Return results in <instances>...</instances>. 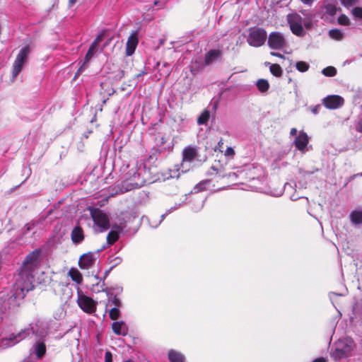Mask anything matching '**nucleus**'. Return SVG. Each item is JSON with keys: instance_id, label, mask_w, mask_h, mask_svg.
I'll return each mask as SVG.
<instances>
[{"instance_id": "nucleus-39", "label": "nucleus", "mask_w": 362, "mask_h": 362, "mask_svg": "<svg viewBox=\"0 0 362 362\" xmlns=\"http://www.w3.org/2000/svg\"><path fill=\"white\" fill-rule=\"evenodd\" d=\"M351 13L356 18H362V8L356 7L352 9Z\"/></svg>"}, {"instance_id": "nucleus-54", "label": "nucleus", "mask_w": 362, "mask_h": 362, "mask_svg": "<svg viewBox=\"0 0 362 362\" xmlns=\"http://www.w3.org/2000/svg\"><path fill=\"white\" fill-rule=\"evenodd\" d=\"M76 1L77 0H69V6H72L76 2Z\"/></svg>"}, {"instance_id": "nucleus-14", "label": "nucleus", "mask_w": 362, "mask_h": 362, "mask_svg": "<svg viewBox=\"0 0 362 362\" xmlns=\"http://www.w3.org/2000/svg\"><path fill=\"white\" fill-rule=\"evenodd\" d=\"M125 228V224L120 223L119 225H112V230L109 232L107 236V243L108 245L114 244L119 239V233Z\"/></svg>"}, {"instance_id": "nucleus-61", "label": "nucleus", "mask_w": 362, "mask_h": 362, "mask_svg": "<svg viewBox=\"0 0 362 362\" xmlns=\"http://www.w3.org/2000/svg\"><path fill=\"white\" fill-rule=\"evenodd\" d=\"M359 175L362 176V173L359 174Z\"/></svg>"}, {"instance_id": "nucleus-58", "label": "nucleus", "mask_w": 362, "mask_h": 362, "mask_svg": "<svg viewBox=\"0 0 362 362\" xmlns=\"http://www.w3.org/2000/svg\"><path fill=\"white\" fill-rule=\"evenodd\" d=\"M144 74H145V73L144 72V73H140V74H139L138 76H141Z\"/></svg>"}, {"instance_id": "nucleus-12", "label": "nucleus", "mask_w": 362, "mask_h": 362, "mask_svg": "<svg viewBox=\"0 0 362 362\" xmlns=\"http://www.w3.org/2000/svg\"><path fill=\"white\" fill-rule=\"evenodd\" d=\"M96 259L97 253L88 252L84 254L79 259V267L83 269H88L95 264Z\"/></svg>"}, {"instance_id": "nucleus-4", "label": "nucleus", "mask_w": 362, "mask_h": 362, "mask_svg": "<svg viewBox=\"0 0 362 362\" xmlns=\"http://www.w3.org/2000/svg\"><path fill=\"white\" fill-rule=\"evenodd\" d=\"M90 216L94 222V230L102 233L110 228V219L106 213L99 209H90Z\"/></svg>"}, {"instance_id": "nucleus-22", "label": "nucleus", "mask_w": 362, "mask_h": 362, "mask_svg": "<svg viewBox=\"0 0 362 362\" xmlns=\"http://www.w3.org/2000/svg\"><path fill=\"white\" fill-rule=\"evenodd\" d=\"M286 43L283 35L279 33H272L269 37V45H283Z\"/></svg>"}, {"instance_id": "nucleus-32", "label": "nucleus", "mask_w": 362, "mask_h": 362, "mask_svg": "<svg viewBox=\"0 0 362 362\" xmlns=\"http://www.w3.org/2000/svg\"><path fill=\"white\" fill-rule=\"evenodd\" d=\"M322 73L325 76H334L337 74V69L334 66H327L322 69Z\"/></svg>"}, {"instance_id": "nucleus-1", "label": "nucleus", "mask_w": 362, "mask_h": 362, "mask_svg": "<svg viewBox=\"0 0 362 362\" xmlns=\"http://www.w3.org/2000/svg\"><path fill=\"white\" fill-rule=\"evenodd\" d=\"M42 260L40 250H35L27 255L23 261L18 278L13 286V292L7 300H4L3 309L9 308L16 299H23L25 294L33 289L34 278L39 272Z\"/></svg>"}, {"instance_id": "nucleus-36", "label": "nucleus", "mask_w": 362, "mask_h": 362, "mask_svg": "<svg viewBox=\"0 0 362 362\" xmlns=\"http://www.w3.org/2000/svg\"><path fill=\"white\" fill-rule=\"evenodd\" d=\"M329 33V36L333 39L341 40L343 37L342 33L337 29L332 30Z\"/></svg>"}, {"instance_id": "nucleus-50", "label": "nucleus", "mask_w": 362, "mask_h": 362, "mask_svg": "<svg viewBox=\"0 0 362 362\" xmlns=\"http://www.w3.org/2000/svg\"><path fill=\"white\" fill-rule=\"evenodd\" d=\"M121 262H122V259L120 257H116L115 259V264H114V266L119 264Z\"/></svg>"}, {"instance_id": "nucleus-2", "label": "nucleus", "mask_w": 362, "mask_h": 362, "mask_svg": "<svg viewBox=\"0 0 362 362\" xmlns=\"http://www.w3.org/2000/svg\"><path fill=\"white\" fill-rule=\"evenodd\" d=\"M356 345L351 337L339 339L334 344V349L332 351L331 356L334 360L348 357Z\"/></svg>"}, {"instance_id": "nucleus-10", "label": "nucleus", "mask_w": 362, "mask_h": 362, "mask_svg": "<svg viewBox=\"0 0 362 362\" xmlns=\"http://www.w3.org/2000/svg\"><path fill=\"white\" fill-rule=\"evenodd\" d=\"M145 170H136L135 169H132L129 173V177L127 178V181L129 182V185L132 188H138L141 187L146 183V179L144 178Z\"/></svg>"}, {"instance_id": "nucleus-57", "label": "nucleus", "mask_w": 362, "mask_h": 362, "mask_svg": "<svg viewBox=\"0 0 362 362\" xmlns=\"http://www.w3.org/2000/svg\"><path fill=\"white\" fill-rule=\"evenodd\" d=\"M273 47V48H276V49H277V48H280L281 47H276V46H274V47Z\"/></svg>"}, {"instance_id": "nucleus-48", "label": "nucleus", "mask_w": 362, "mask_h": 362, "mask_svg": "<svg viewBox=\"0 0 362 362\" xmlns=\"http://www.w3.org/2000/svg\"><path fill=\"white\" fill-rule=\"evenodd\" d=\"M345 295V293H335V292H332L329 293V297L330 298L332 299V296H344Z\"/></svg>"}, {"instance_id": "nucleus-19", "label": "nucleus", "mask_w": 362, "mask_h": 362, "mask_svg": "<svg viewBox=\"0 0 362 362\" xmlns=\"http://www.w3.org/2000/svg\"><path fill=\"white\" fill-rule=\"evenodd\" d=\"M71 240L74 244L78 245L81 243L84 239V235L82 228L79 226L74 227L71 231Z\"/></svg>"}, {"instance_id": "nucleus-46", "label": "nucleus", "mask_w": 362, "mask_h": 362, "mask_svg": "<svg viewBox=\"0 0 362 362\" xmlns=\"http://www.w3.org/2000/svg\"><path fill=\"white\" fill-rule=\"evenodd\" d=\"M320 109V105H315V106H313L310 107L311 112L315 115L318 113Z\"/></svg>"}, {"instance_id": "nucleus-35", "label": "nucleus", "mask_w": 362, "mask_h": 362, "mask_svg": "<svg viewBox=\"0 0 362 362\" xmlns=\"http://www.w3.org/2000/svg\"><path fill=\"white\" fill-rule=\"evenodd\" d=\"M325 12L330 16H334L336 13L337 8L332 4H327L325 5Z\"/></svg>"}, {"instance_id": "nucleus-44", "label": "nucleus", "mask_w": 362, "mask_h": 362, "mask_svg": "<svg viewBox=\"0 0 362 362\" xmlns=\"http://www.w3.org/2000/svg\"><path fill=\"white\" fill-rule=\"evenodd\" d=\"M356 130L358 132H362V117L358 119L356 125Z\"/></svg>"}, {"instance_id": "nucleus-13", "label": "nucleus", "mask_w": 362, "mask_h": 362, "mask_svg": "<svg viewBox=\"0 0 362 362\" xmlns=\"http://www.w3.org/2000/svg\"><path fill=\"white\" fill-rule=\"evenodd\" d=\"M322 103L329 109H337L344 104V99L339 95H329L323 99Z\"/></svg>"}, {"instance_id": "nucleus-25", "label": "nucleus", "mask_w": 362, "mask_h": 362, "mask_svg": "<svg viewBox=\"0 0 362 362\" xmlns=\"http://www.w3.org/2000/svg\"><path fill=\"white\" fill-rule=\"evenodd\" d=\"M69 276L71 280L77 284H81L83 281V276L81 272L76 268H71L69 272Z\"/></svg>"}, {"instance_id": "nucleus-40", "label": "nucleus", "mask_w": 362, "mask_h": 362, "mask_svg": "<svg viewBox=\"0 0 362 362\" xmlns=\"http://www.w3.org/2000/svg\"><path fill=\"white\" fill-rule=\"evenodd\" d=\"M204 203V199H199L197 205L194 206V207H192V209L194 211H199V210H201L203 208Z\"/></svg>"}, {"instance_id": "nucleus-5", "label": "nucleus", "mask_w": 362, "mask_h": 362, "mask_svg": "<svg viewBox=\"0 0 362 362\" xmlns=\"http://www.w3.org/2000/svg\"><path fill=\"white\" fill-rule=\"evenodd\" d=\"M288 21L290 25V28L293 33L296 35H303L304 30L303 28V24L306 28L310 27V22L305 20L303 22L302 18L297 13H292L288 16Z\"/></svg>"}, {"instance_id": "nucleus-28", "label": "nucleus", "mask_w": 362, "mask_h": 362, "mask_svg": "<svg viewBox=\"0 0 362 362\" xmlns=\"http://www.w3.org/2000/svg\"><path fill=\"white\" fill-rule=\"evenodd\" d=\"M256 85L259 90L261 91L262 93L267 91L269 87L268 81L265 79H259L257 81Z\"/></svg>"}, {"instance_id": "nucleus-60", "label": "nucleus", "mask_w": 362, "mask_h": 362, "mask_svg": "<svg viewBox=\"0 0 362 362\" xmlns=\"http://www.w3.org/2000/svg\"><path fill=\"white\" fill-rule=\"evenodd\" d=\"M164 42H165L164 40H161L160 41V43H162V44L164 43Z\"/></svg>"}, {"instance_id": "nucleus-38", "label": "nucleus", "mask_w": 362, "mask_h": 362, "mask_svg": "<svg viewBox=\"0 0 362 362\" xmlns=\"http://www.w3.org/2000/svg\"><path fill=\"white\" fill-rule=\"evenodd\" d=\"M338 23L342 25H348L350 23V20L346 16L343 14L338 18Z\"/></svg>"}, {"instance_id": "nucleus-9", "label": "nucleus", "mask_w": 362, "mask_h": 362, "mask_svg": "<svg viewBox=\"0 0 362 362\" xmlns=\"http://www.w3.org/2000/svg\"><path fill=\"white\" fill-rule=\"evenodd\" d=\"M77 303L85 313L91 314L96 310V302L91 298L83 294L78 288Z\"/></svg>"}, {"instance_id": "nucleus-29", "label": "nucleus", "mask_w": 362, "mask_h": 362, "mask_svg": "<svg viewBox=\"0 0 362 362\" xmlns=\"http://www.w3.org/2000/svg\"><path fill=\"white\" fill-rule=\"evenodd\" d=\"M210 117V112L208 110H204L198 117L197 122L199 124H205Z\"/></svg>"}, {"instance_id": "nucleus-21", "label": "nucleus", "mask_w": 362, "mask_h": 362, "mask_svg": "<svg viewBox=\"0 0 362 362\" xmlns=\"http://www.w3.org/2000/svg\"><path fill=\"white\" fill-rule=\"evenodd\" d=\"M112 39L110 37V34L105 31H101L96 37L94 42L91 45H97L104 42L105 45L112 43Z\"/></svg>"}, {"instance_id": "nucleus-6", "label": "nucleus", "mask_w": 362, "mask_h": 362, "mask_svg": "<svg viewBox=\"0 0 362 362\" xmlns=\"http://www.w3.org/2000/svg\"><path fill=\"white\" fill-rule=\"evenodd\" d=\"M30 53V47H24L17 54L12 68V78L14 80L22 71Z\"/></svg>"}, {"instance_id": "nucleus-52", "label": "nucleus", "mask_w": 362, "mask_h": 362, "mask_svg": "<svg viewBox=\"0 0 362 362\" xmlns=\"http://www.w3.org/2000/svg\"><path fill=\"white\" fill-rule=\"evenodd\" d=\"M313 362H325V359L324 358H318L315 359Z\"/></svg>"}, {"instance_id": "nucleus-51", "label": "nucleus", "mask_w": 362, "mask_h": 362, "mask_svg": "<svg viewBox=\"0 0 362 362\" xmlns=\"http://www.w3.org/2000/svg\"><path fill=\"white\" fill-rule=\"evenodd\" d=\"M301 1L305 4L310 5L314 1V0H301Z\"/></svg>"}, {"instance_id": "nucleus-41", "label": "nucleus", "mask_w": 362, "mask_h": 362, "mask_svg": "<svg viewBox=\"0 0 362 362\" xmlns=\"http://www.w3.org/2000/svg\"><path fill=\"white\" fill-rule=\"evenodd\" d=\"M224 155L226 157L233 158L235 155V151L232 147H228L224 152Z\"/></svg>"}, {"instance_id": "nucleus-49", "label": "nucleus", "mask_w": 362, "mask_h": 362, "mask_svg": "<svg viewBox=\"0 0 362 362\" xmlns=\"http://www.w3.org/2000/svg\"><path fill=\"white\" fill-rule=\"evenodd\" d=\"M297 134V129L296 128H292L290 132L291 136H295Z\"/></svg>"}, {"instance_id": "nucleus-27", "label": "nucleus", "mask_w": 362, "mask_h": 362, "mask_svg": "<svg viewBox=\"0 0 362 362\" xmlns=\"http://www.w3.org/2000/svg\"><path fill=\"white\" fill-rule=\"evenodd\" d=\"M265 65L269 66L270 71L274 76H277V77L281 76L282 69L279 64H272L269 62H266Z\"/></svg>"}, {"instance_id": "nucleus-59", "label": "nucleus", "mask_w": 362, "mask_h": 362, "mask_svg": "<svg viewBox=\"0 0 362 362\" xmlns=\"http://www.w3.org/2000/svg\"><path fill=\"white\" fill-rule=\"evenodd\" d=\"M124 362H132L131 360H127L126 361H124Z\"/></svg>"}, {"instance_id": "nucleus-55", "label": "nucleus", "mask_w": 362, "mask_h": 362, "mask_svg": "<svg viewBox=\"0 0 362 362\" xmlns=\"http://www.w3.org/2000/svg\"><path fill=\"white\" fill-rule=\"evenodd\" d=\"M105 291V288H104V284H103L100 286V288H98V289L97 290V291H98V292H99V291Z\"/></svg>"}, {"instance_id": "nucleus-31", "label": "nucleus", "mask_w": 362, "mask_h": 362, "mask_svg": "<svg viewBox=\"0 0 362 362\" xmlns=\"http://www.w3.org/2000/svg\"><path fill=\"white\" fill-rule=\"evenodd\" d=\"M354 55L353 59L351 60H346L345 63H351L352 61H355L362 57V47H355L354 51H353Z\"/></svg>"}, {"instance_id": "nucleus-45", "label": "nucleus", "mask_w": 362, "mask_h": 362, "mask_svg": "<svg viewBox=\"0 0 362 362\" xmlns=\"http://www.w3.org/2000/svg\"><path fill=\"white\" fill-rule=\"evenodd\" d=\"M112 354L110 351H106L105 354V362H112Z\"/></svg>"}, {"instance_id": "nucleus-17", "label": "nucleus", "mask_w": 362, "mask_h": 362, "mask_svg": "<svg viewBox=\"0 0 362 362\" xmlns=\"http://www.w3.org/2000/svg\"><path fill=\"white\" fill-rule=\"evenodd\" d=\"M112 328L117 335L125 336L128 332V327L123 321L114 322L112 325Z\"/></svg>"}, {"instance_id": "nucleus-26", "label": "nucleus", "mask_w": 362, "mask_h": 362, "mask_svg": "<svg viewBox=\"0 0 362 362\" xmlns=\"http://www.w3.org/2000/svg\"><path fill=\"white\" fill-rule=\"evenodd\" d=\"M351 221L354 224L362 223V210H355L350 214Z\"/></svg>"}, {"instance_id": "nucleus-43", "label": "nucleus", "mask_w": 362, "mask_h": 362, "mask_svg": "<svg viewBox=\"0 0 362 362\" xmlns=\"http://www.w3.org/2000/svg\"><path fill=\"white\" fill-rule=\"evenodd\" d=\"M136 47H126V54L127 56L132 55L135 52Z\"/></svg>"}, {"instance_id": "nucleus-8", "label": "nucleus", "mask_w": 362, "mask_h": 362, "mask_svg": "<svg viewBox=\"0 0 362 362\" xmlns=\"http://www.w3.org/2000/svg\"><path fill=\"white\" fill-rule=\"evenodd\" d=\"M267 39V32L259 28H251L249 30L247 42L250 45H263Z\"/></svg>"}, {"instance_id": "nucleus-47", "label": "nucleus", "mask_w": 362, "mask_h": 362, "mask_svg": "<svg viewBox=\"0 0 362 362\" xmlns=\"http://www.w3.org/2000/svg\"><path fill=\"white\" fill-rule=\"evenodd\" d=\"M271 54L273 55V56H276V57H280L281 59H284V57L282 53H281L280 52H271Z\"/></svg>"}, {"instance_id": "nucleus-34", "label": "nucleus", "mask_w": 362, "mask_h": 362, "mask_svg": "<svg viewBox=\"0 0 362 362\" xmlns=\"http://www.w3.org/2000/svg\"><path fill=\"white\" fill-rule=\"evenodd\" d=\"M108 304L110 306L114 305V308H120L122 306L121 300L116 296L109 299Z\"/></svg>"}, {"instance_id": "nucleus-23", "label": "nucleus", "mask_w": 362, "mask_h": 362, "mask_svg": "<svg viewBox=\"0 0 362 362\" xmlns=\"http://www.w3.org/2000/svg\"><path fill=\"white\" fill-rule=\"evenodd\" d=\"M196 157V151L194 148L188 147L184 150L183 152V163L182 164V168H185V165L187 163H190Z\"/></svg>"}, {"instance_id": "nucleus-24", "label": "nucleus", "mask_w": 362, "mask_h": 362, "mask_svg": "<svg viewBox=\"0 0 362 362\" xmlns=\"http://www.w3.org/2000/svg\"><path fill=\"white\" fill-rule=\"evenodd\" d=\"M168 359L170 362H184L185 356L175 350H170L168 352Z\"/></svg>"}, {"instance_id": "nucleus-33", "label": "nucleus", "mask_w": 362, "mask_h": 362, "mask_svg": "<svg viewBox=\"0 0 362 362\" xmlns=\"http://www.w3.org/2000/svg\"><path fill=\"white\" fill-rule=\"evenodd\" d=\"M109 315L112 320L117 319L120 316L119 308H112L109 312Z\"/></svg>"}, {"instance_id": "nucleus-56", "label": "nucleus", "mask_w": 362, "mask_h": 362, "mask_svg": "<svg viewBox=\"0 0 362 362\" xmlns=\"http://www.w3.org/2000/svg\"><path fill=\"white\" fill-rule=\"evenodd\" d=\"M164 218H165V214H163V215L161 216V219H160V222H159V223H160V222L164 219Z\"/></svg>"}, {"instance_id": "nucleus-11", "label": "nucleus", "mask_w": 362, "mask_h": 362, "mask_svg": "<svg viewBox=\"0 0 362 362\" xmlns=\"http://www.w3.org/2000/svg\"><path fill=\"white\" fill-rule=\"evenodd\" d=\"M32 329V334L39 337H44L47 334V323L42 320H37L30 324Z\"/></svg>"}, {"instance_id": "nucleus-30", "label": "nucleus", "mask_w": 362, "mask_h": 362, "mask_svg": "<svg viewBox=\"0 0 362 362\" xmlns=\"http://www.w3.org/2000/svg\"><path fill=\"white\" fill-rule=\"evenodd\" d=\"M139 43V37L138 33L136 31L132 33V35L128 38L127 45H137Z\"/></svg>"}, {"instance_id": "nucleus-15", "label": "nucleus", "mask_w": 362, "mask_h": 362, "mask_svg": "<svg viewBox=\"0 0 362 362\" xmlns=\"http://www.w3.org/2000/svg\"><path fill=\"white\" fill-rule=\"evenodd\" d=\"M308 142V136L304 132H300L294 140V144L296 148L303 153L306 151V147Z\"/></svg>"}, {"instance_id": "nucleus-3", "label": "nucleus", "mask_w": 362, "mask_h": 362, "mask_svg": "<svg viewBox=\"0 0 362 362\" xmlns=\"http://www.w3.org/2000/svg\"><path fill=\"white\" fill-rule=\"evenodd\" d=\"M222 52L218 49H210L206 53L204 59H195L190 65V71L192 74H197L204 66L209 65L221 59Z\"/></svg>"}, {"instance_id": "nucleus-7", "label": "nucleus", "mask_w": 362, "mask_h": 362, "mask_svg": "<svg viewBox=\"0 0 362 362\" xmlns=\"http://www.w3.org/2000/svg\"><path fill=\"white\" fill-rule=\"evenodd\" d=\"M30 334H32V329L29 324L28 327L21 329L18 333L11 334L8 337H6L3 341V346H7V348L13 346L28 337Z\"/></svg>"}, {"instance_id": "nucleus-16", "label": "nucleus", "mask_w": 362, "mask_h": 362, "mask_svg": "<svg viewBox=\"0 0 362 362\" xmlns=\"http://www.w3.org/2000/svg\"><path fill=\"white\" fill-rule=\"evenodd\" d=\"M95 47H90V49H88V52L86 54L84 61L81 66L79 67L78 71L76 73L75 78L78 77L80 74H81L85 69L88 67V63L90 61V59L93 57V56L95 54Z\"/></svg>"}, {"instance_id": "nucleus-18", "label": "nucleus", "mask_w": 362, "mask_h": 362, "mask_svg": "<svg viewBox=\"0 0 362 362\" xmlns=\"http://www.w3.org/2000/svg\"><path fill=\"white\" fill-rule=\"evenodd\" d=\"M46 352V346L42 341L36 342L30 349V354H35L37 358H41Z\"/></svg>"}, {"instance_id": "nucleus-53", "label": "nucleus", "mask_w": 362, "mask_h": 362, "mask_svg": "<svg viewBox=\"0 0 362 362\" xmlns=\"http://www.w3.org/2000/svg\"><path fill=\"white\" fill-rule=\"evenodd\" d=\"M282 194V191L280 190L279 192H276V193H273L272 195L273 196H275V197H279Z\"/></svg>"}, {"instance_id": "nucleus-20", "label": "nucleus", "mask_w": 362, "mask_h": 362, "mask_svg": "<svg viewBox=\"0 0 362 362\" xmlns=\"http://www.w3.org/2000/svg\"><path fill=\"white\" fill-rule=\"evenodd\" d=\"M211 169L213 170L216 171V174H217L218 175V177H237L238 176H243L245 174V170H238L237 173H230L228 174H226V173H225V172L223 169H218L216 165H213L211 167Z\"/></svg>"}, {"instance_id": "nucleus-37", "label": "nucleus", "mask_w": 362, "mask_h": 362, "mask_svg": "<svg viewBox=\"0 0 362 362\" xmlns=\"http://www.w3.org/2000/svg\"><path fill=\"white\" fill-rule=\"evenodd\" d=\"M296 69L300 72H305L309 68V65L306 62H298L296 63Z\"/></svg>"}, {"instance_id": "nucleus-42", "label": "nucleus", "mask_w": 362, "mask_h": 362, "mask_svg": "<svg viewBox=\"0 0 362 362\" xmlns=\"http://www.w3.org/2000/svg\"><path fill=\"white\" fill-rule=\"evenodd\" d=\"M357 1L358 0H341V4L346 7H349V6H353L354 4H355L357 2Z\"/></svg>"}]
</instances>
